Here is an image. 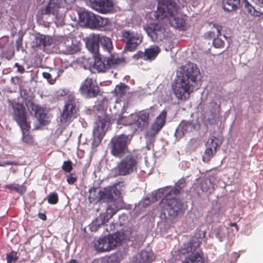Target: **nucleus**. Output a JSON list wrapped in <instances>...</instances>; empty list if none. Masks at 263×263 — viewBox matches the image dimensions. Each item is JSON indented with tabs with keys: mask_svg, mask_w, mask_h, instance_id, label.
Returning <instances> with one entry per match:
<instances>
[{
	"mask_svg": "<svg viewBox=\"0 0 263 263\" xmlns=\"http://www.w3.org/2000/svg\"><path fill=\"white\" fill-rule=\"evenodd\" d=\"M200 72L194 63L184 67L181 76H178L172 84V90L179 100H186L194 90L198 88Z\"/></svg>",
	"mask_w": 263,
	"mask_h": 263,
	"instance_id": "nucleus-1",
	"label": "nucleus"
},
{
	"mask_svg": "<svg viewBox=\"0 0 263 263\" xmlns=\"http://www.w3.org/2000/svg\"><path fill=\"white\" fill-rule=\"evenodd\" d=\"M157 10L154 12V16L157 20L168 18L171 25L180 28L185 25L184 20L178 15V6L174 0H158Z\"/></svg>",
	"mask_w": 263,
	"mask_h": 263,
	"instance_id": "nucleus-2",
	"label": "nucleus"
},
{
	"mask_svg": "<svg viewBox=\"0 0 263 263\" xmlns=\"http://www.w3.org/2000/svg\"><path fill=\"white\" fill-rule=\"evenodd\" d=\"M14 120L17 122L23 132L22 140L24 142L32 145L34 142L33 138L29 134H25L24 131H28L31 126L30 123L27 121V114L25 108L20 103H16L13 106Z\"/></svg>",
	"mask_w": 263,
	"mask_h": 263,
	"instance_id": "nucleus-3",
	"label": "nucleus"
},
{
	"mask_svg": "<svg viewBox=\"0 0 263 263\" xmlns=\"http://www.w3.org/2000/svg\"><path fill=\"white\" fill-rule=\"evenodd\" d=\"M138 163L137 155L128 154L118 163L115 168L116 172L119 176L129 175L137 171Z\"/></svg>",
	"mask_w": 263,
	"mask_h": 263,
	"instance_id": "nucleus-4",
	"label": "nucleus"
},
{
	"mask_svg": "<svg viewBox=\"0 0 263 263\" xmlns=\"http://www.w3.org/2000/svg\"><path fill=\"white\" fill-rule=\"evenodd\" d=\"M123 236L120 232L109 235L107 237H100L95 241L94 247L98 252H103L115 249L121 244Z\"/></svg>",
	"mask_w": 263,
	"mask_h": 263,
	"instance_id": "nucleus-5",
	"label": "nucleus"
},
{
	"mask_svg": "<svg viewBox=\"0 0 263 263\" xmlns=\"http://www.w3.org/2000/svg\"><path fill=\"white\" fill-rule=\"evenodd\" d=\"M79 105L74 94L69 95L65 100L61 115V121L64 123L71 122L77 117Z\"/></svg>",
	"mask_w": 263,
	"mask_h": 263,
	"instance_id": "nucleus-6",
	"label": "nucleus"
},
{
	"mask_svg": "<svg viewBox=\"0 0 263 263\" xmlns=\"http://www.w3.org/2000/svg\"><path fill=\"white\" fill-rule=\"evenodd\" d=\"M151 116H154L151 108L141 110L137 114H131L128 117V124L132 126L135 130L142 131L148 126Z\"/></svg>",
	"mask_w": 263,
	"mask_h": 263,
	"instance_id": "nucleus-7",
	"label": "nucleus"
},
{
	"mask_svg": "<svg viewBox=\"0 0 263 263\" xmlns=\"http://www.w3.org/2000/svg\"><path fill=\"white\" fill-rule=\"evenodd\" d=\"M130 140L129 135L124 134L114 137L110 141L111 154L115 157H120L127 149Z\"/></svg>",
	"mask_w": 263,
	"mask_h": 263,
	"instance_id": "nucleus-8",
	"label": "nucleus"
},
{
	"mask_svg": "<svg viewBox=\"0 0 263 263\" xmlns=\"http://www.w3.org/2000/svg\"><path fill=\"white\" fill-rule=\"evenodd\" d=\"M121 34L122 41L125 44L124 50L126 51H135L143 41L142 35L137 32L124 30Z\"/></svg>",
	"mask_w": 263,
	"mask_h": 263,
	"instance_id": "nucleus-9",
	"label": "nucleus"
},
{
	"mask_svg": "<svg viewBox=\"0 0 263 263\" xmlns=\"http://www.w3.org/2000/svg\"><path fill=\"white\" fill-rule=\"evenodd\" d=\"M115 191V187L108 186L100 190L98 194V200H103L108 203H110L106 209L107 213L110 215V217L115 215L118 211L117 207L115 204L114 197V194H116Z\"/></svg>",
	"mask_w": 263,
	"mask_h": 263,
	"instance_id": "nucleus-10",
	"label": "nucleus"
},
{
	"mask_svg": "<svg viewBox=\"0 0 263 263\" xmlns=\"http://www.w3.org/2000/svg\"><path fill=\"white\" fill-rule=\"evenodd\" d=\"M161 203L163 211L166 212L171 218H176L181 210V201L176 197L169 195L166 194L161 200Z\"/></svg>",
	"mask_w": 263,
	"mask_h": 263,
	"instance_id": "nucleus-11",
	"label": "nucleus"
},
{
	"mask_svg": "<svg viewBox=\"0 0 263 263\" xmlns=\"http://www.w3.org/2000/svg\"><path fill=\"white\" fill-rule=\"evenodd\" d=\"M109 123V118L106 116L102 118H100L95 122L93 129V140L91 143L92 148L97 147L101 143L105 134V127Z\"/></svg>",
	"mask_w": 263,
	"mask_h": 263,
	"instance_id": "nucleus-12",
	"label": "nucleus"
},
{
	"mask_svg": "<svg viewBox=\"0 0 263 263\" xmlns=\"http://www.w3.org/2000/svg\"><path fill=\"white\" fill-rule=\"evenodd\" d=\"M79 20L81 22L91 28L104 27L108 24L107 19L96 15L92 12L85 11L79 13Z\"/></svg>",
	"mask_w": 263,
	"mask_h": 263,
	"instance_id": "nucleus-13",
	"label": "nucleus"
},
{
	"mask_svg": "<svg viewBox=\"0 0 263 263\" xmlns=\"http://www.w3.org/2000/svg\"><path fill=\"white\" fill-rule=\"evenodd\" d=\"M80 91L88 98L97 97L100 93L99 86L94 84L93 79L87 78L80 88Z\"/></svg>",
	"mask_w": 263,
	"mask_h": 263,
	"instance_id": "nucleus-14",
	"label": "nucleus"
},
{
	"mask_svg": "<svg viewBox=\"0 0 263 263\" xmlns=\"http://www.w3.org/2000/svg\"><path fill=\"white\" fill-rule=\"evenodd\" d=\"M90 3L93 9L101 13H109L114 9L112 0H90Z\"/></svg>",
	"mask_w": 263,
	"mask_h": 263,
	"instance_id": "nucleus-15",
	"label": "nucleus"
},
{
	"mask_svg": "<svg viewBox=\"0 0 263 263\" xmlns=\"http://www.w3.org/2000/svg\"><path fill=\"white\" fill-rule=\"evenodd\" d=\"M67 3L66 0H49L48 4L44 9L43 14H57L60 9L66 8Z\"/></svg>",
	"mask_w": 263,
	"mask_h": 263,
	"instance_id": "nucleus-16",
	"label": "nucleus"
},
{
	"mask_svg": "<svg viewBox=\"0 0 263 263\" xmlns=\"http://www.w3.org/2000/svg\"><path fill=\"white\" fill-rule=\"evenodd\" d=\"M159 48L157 46H154L145 49L144 52L139 51L133 55L135 60L142 59L144 60L152 61L154 60L160 52Z\"/></svg>",
	"mask_w": 263,
	"mask_h": 263,
	"instance_id": "nucleus-17",
	"label": "nucleus"
},
{
	"mask_svg": "<svg viewBox=\"0 0 263 263\" xmlns=\"http://www.w3.org/2000/svg\"><path fill=\"white\" fill-rule=\"evenodd\" d=\"M167 111L163 110L158 116L156 117L151 127V133L152 136L157 134L164 126L167 117Z\"/></svg>",
	"mask_w": 263,
	"mask_h": 263,
	"instance_id": "nucleus-18",
	"label": "nucleus"
},
{
	"mask_svg": "<svg viewBox=\"0 0 263 263\" xmlns=\"http://www.w3.org/2000/svg\"><path fill=\"white\" fill-rule=\"evenodd\" d=\"M100 35L92 34L87 39L86 43L88 50L93 54L94 58L99 55Z\"/></svg>",
	"mask_w": 263,
	"mask_h": 263,
	"instance_id": "nucleus-19",
	"label": "nucleus"
},
{
	"mask_svg": "<svg viewBox=\"0 0 263 263\" xmlns=\"http://www.w3.org/2000/svg\"><path fill=\"white\" fill-rule=\"evenodd\" d=\"M202 240V238L200 236L192 237L189 242L183 245V247L180 250V252L182 254H185L194 252L200 246Z\"/></svg>",
	"mask_w": 263,
	"mask_h": 263,
	"instance_id": "nucleus-20",
	"label": "nucleus"
},
{
	"mask_svg": "<svg viewBox=\"0 0 263 263\" xmlns=\"http://www.w3.org/2000/svg\"><path fill=\"white\" fill-rule=\"evenodd\" d=\"M28 108L31 109L34 111L35 116L38 118L39 121L41 124L45 125L47 122V114L44 112V110L39 105L33 102L29 103Z\"/></svg>",
	"mask_w": 263,
	"mask_h": 263,
	"instance_id": "nucleus-21",
	"label": "nucleus"
},
{
	"mask_svg": "<svg viewBox=\"0 0 263 263\" xmlns=\"http://www.w3.org/2000/svg\"><path fill=\"white\" fill-rule=\"evenodd\" d=\"M155 259V255L152 250H142L137 256L135 263H151Z\"/></svg>",
	"mask_w": 263,
	"mask_h": 263,
	"instance_id": "nucleus-22",
	"label": "nucleus"
},
{
	"mask_svg": "<svg viewBox=\"0 0 263 263\" xmlns=\"http://www.w3.org/2000/svg\"><path fill=\"white\" fill-rule=\"evenodd\" d=\"M181 263H205L203 254L201 251L192 253L186 256Z\"/></svg>",
	"mask_w": 263,
	"mask_h": 263,
	"instance_id": "nucleus-23",
	"label": "nucleus"
},
{
	"mask_svg": "<svg viewBox=\"0 0 263 263\" xmlns=\"http://www.w3.org/2000/svg\"><path fill=\"white\" fill-rule=\"evenodd\" d=\"M153 30H151V28L149 29L150 31H154L155 28H152ZM157 30V33L153 34V41L154 42H160L162 41L163 39L166 38V31L164 26L162 24L158 23V27L156 26L155 30Z\"/></svg>",
	"mask_w": 263,
	"mask_h": 263,
	"instance_id": "nucleus-24",
	"label": "nucleus"
},
{
	"mask_svg": "<svg viewBox=\"0 0 263 263\" xmlns=\"http://www.w3.org/2000/svg\"><path fill=\"white\" fill-rule=\"evenodd\" d=\"M63 41V46L67 54H72L79 51V46L77 44L73 43L71 39H64Z\"/></svg>",
	"mask_w": 263,
	"mask_h": 263,
	"instance_id": "nucleus-25",
	"label": "nucleus"
},
{
	"mask_svg": "<svg viewBox=\"0 0 263 263\" xmlns=\"http://www.w3.org/2000/svg\"><path fill=\"white\" fill-rule=\"evenodd\" d=\"M53 42V39L49 36H46L44 35H40L35 37L34 43L35 44L36 47H43L50 46Z\"/></svg>",
	"mask_w": 263,
	"mask_h": 263,
	"instance_id": "nucleus-26",
	"label": "nucleus"
},
{
	"mask_svg": "<svg viewBox=\"0 0 263 263\" xmlns=\"http://www.w3.org/2000/svg\"><path fill=\"white\" fill-rule=\"evenodd\" d=\"M211 108L213 110H210L211 117L207 118L208 121L210 124H213L218 119L220 112V106L216 102L211 104Z\"/></svg>",
	"mask_w": 263,
	"mask_h": 263,
	"instance_id": "nucleus-27",
	"label": "nucleus"
},
{
	"mask_svg": "<svg viewBox=\"0 0 263 263\" xmlns=\"http://www.w3.org/2000/svg\"><path fill=\"white\" fill-rule=\"evenodd\" d=\"M214 177H211L202 180L200 183V189L202 191L209 193H212L214 190Z\"/></svg>",
	"mask_w": 263,
	"mask_h": 263,
	"instance_id": "nucleus-28",
	"label": "nucleus"
},
{
	"mask_svg": "<svg viewBox=\"0 0 263 263\" xmlns=\"http://www.w3.org/2000/svg\"><path fill=\"white\" fill-rule=\"evenodd\" d=\"M186 185V183L184 179H180L166 194L176 197L183 190Z\"/></svg>",
	"mask_w": 263,
	"mask_h": 263,
	"instance_id": "nucleus-29",
	"label": "nucleus"
},
{
	"mask_svg": "<svg viewBox=\"0 0 263 263\" xmlns=\"http://www.w3.org/2000/svg\"><path fill=\"white\" fill-rule=\"evenodd\" d=\"M100 55L95 58L94 63V68L98 70V72H105L109 69L108 64L106 62V58L102 59L100 57Z\"/></svg>",
	"mask_w": 263,
	"mask_h": 263,
	"instance_id": "nucleus-30",
	"label": "nucleus"
},
{
	"mask_svg": "<svg viewBox=\"0 0 263 263\" xmlns=\"http://www.w3.org/2000/svg\"><path fill=\"white\" fill-rule=\"evenodd\" d=\"M222 5L225 11H235L238 9L240 6V0H223Z\"/></svg>",
	"mask_w": 263,
	"mask_h": 263,
	"instance_id": "nucleus-31",
	"label": "nucleus"
},
{
	"mask_svg": "<svg viewBox=\"0 0 263 263\" xmlns=\"http://www.w3.org/2000/svg\"><path fill=\"white\" fill-rule=\"evenodd\" d=\"M243 4L245 10L248 14L255 17H259L262 15V12L256 10L248 0H243Z\"/></svg>",
	"mask_w": 263,
	"mask_h": 263,
	"instance_id": "nucleus-32",
	"label": "nucleus"
},
{
	"mask_svg": "<svg viewBox=\"0 0 263 263\" xmlns=\"http://www.w3.org/2000/svg\"><path fill=\"white\" fill-rule=\"evenodd\" d=\"M129 89V87L128 85L123 83H120L116 86L114 93L117 97L121 98L126 95Z\"/></svg>",
	"mask_w": 263,
	"mask_h": 263,
	"instance_id": "nucleus-33",
	"label": "nucleus"
},
{
	"mask_svg": "<svg viewBox=\"0 0 263 263\" xmlns=\"http://www.w3.org/2000/svg\"><path fill=\"white\" fill-rule=\"evenodd\" d=\"M100 43L105 51L111 53L113 49V45L112 41L109 37L104 36H100Z\"/></svg>",
	"mask_w": 263,
	"mask_h": 263,
	"instance_id": "nucleus-34",
	"label": "nucleus"
},
{
	"mask_svg": "<svg viewBox=\"0 0 263 263\" xmlns=\"http://www.w3.org/2000/svg\"><path fill=\"white\" fill-rule=\"evenodd\" d=\"M5 189H9L10 191H15L21 195H23L26 191V187L24 184L20 185L17 183H11L5 185L4 186Z\"/></svg>",
	"mask_w": 263,
	"mask_h": 263,
	"instance_id": "nucleus-35",
	"label": "nucleus"
},
{
	"mask_svg": "<svg viewBox=\"0 0 263 263\" xmlns=\"http://www.w3.org/2000/svg\"><path fill=\"white\" fill-rule=\"evenodd\" d=\"M221 29L222 28L221 26H219L218 25H214L213 30L208 31L204 34V36L205 39H214L216 36H220L221 35Z\"/></svg>",
	"mask_w": 263,
	"mask_h": 263,
	"instance_id": "nucleus-36",
	"label": "nucleus"
},
{
	"mask_svg": "<svg viewBox=\"0 0 263 263\" xmlns=\"http://www.w3.org/2000/svg\"><path fill=\"white\" fill-rule=\"evenodd\" d=\"M122 60L118 57L117 54H111L109 57L106 58V62L108 64L109 69L114 67L122 62Z\"/></svg>",
	"mask_w": 263,
	"mask_h": 263,
	"instance_id": "nucleus-37",
	"label": "nucleus"
},
{
	"mask_svg": "<svg viewBox=\"0 0 263 263\" xmlns=\"http://www.w3.org/2000/svg\"><path fill=\"white\" fill-rule=\"evenodd\" d=\"M194 129V125L190 122L183 121L182 122L178 129V131H181L183 135L186 133H189L193 130Z\"/></svg>",
	"mask_w": 263,
	"mask_h": 263,
	"instance_id": "nucleus-38",
	"label": "nucleus"
},
{
	"mask_svg": "<svg viewBox=\"0 0 263 263\" xmlns=\"http://www.w3.org/2000/svg\"><path fill=\"white\" fill-rule=\"evenodd\" d=\"M158 23H151L147 25L146 26L144 27V30H145L146 32L147 33L148 36L151 37V39L153 40V34H156L157 33V30H154V31H150L149 29L151 28V30H153L152 28H156V26L158 27Z\"/></svg>",
	"mask_w": 263,
	"mask_h": 263,
	"instance_id": "nucleus-39",
	"label": "nucleus"
},
{
	"mask_svg": "<svg viewBox=\"0 0 263 263\" xmlns=\"http://www.w3.org/2000/svg\"><path fill=\"white\" fill-rule=\"evenodd\" d=\"M217 141L218 139L216 137L214 136L211 137L208 140L206 143V147H211L212 148H214L215 149H217V148L218 146Z\"/></svg>",
	"mask_w": 263,
	"mask_h": 263,
	"instance_id": "nucleus-40",
	"label": "nucleus"
},
{
	"mask_svg": "<svg viewBox=\"0 0 263 263\" xmlns=\"http://www.w3.org/2000/svg\"><path fill=\"white\" fill-rule=\"evenodd\" d=\"M48 202L51 204H55L59 201V197L57 193H50L47 197Z\"/></svg>",
	"mask_w": 263,
	"mask_h": 263,
	"instance_id": "nucleus-41",
	"label": "nucleus"
},
{
	"mask_svg": "<svg viewBox=\"0 0 263 263\" xmlns=\"http://www.w3.org/2000/svg\"><path fill=\"white\" fill-rule=\"evenodd\" d=\"M216 151L217 149H215L214 148L206 147L203 157V161H205V159H207L208 160H209L210 158L213 157V155L216 153Z\"/></svg>",
	"mask_w": 263,
	"mask_h": 263,
	"instance_id": "nucleus-42",
	"label": "nucleus"
},
{
	"mask_svg": "<svg viewBox=\"0 0 263 263\" xmlns=\"http://www.w3.org/2000/svg\"><path fill=\"white\" fill-rule=\"evenodd\" d=\"M213 46L217 48H221L224 46V41L219 36H217L213 39Z\"/></svg>",
	"mask_w": 263,
	"mask_h": 263,
	"instance_id": "nucleus-43",
	"label": "nucleus"
},
{
	"mask_svg": "<svg viewBox=\"0 0 263 263\" xmlns=\"http://www.w3.org/2000/svg\"><path fill=\"white\" fill-rule=\"evenodd\" d=\"M62 168L65 172L70 173L73 168L72 162L70 160L64 161L62 166Z\"/></svg>",
	"mask_w": 263,
	"mask_h": 263,
	"instance_id": "nucleus-44",
	"label": "nucleus"
},
{
	"mask_svg": "<svg viewBox=\"0 0 263 263\" xmlns=\"http://www.w3.org/2000/svg\"><path fill=\"white\" fill-rule=\"evenodd\" d=\"M6 258L8 263H12V261H16L18 257L15 252H11L10 253L7 254Z\"/></svg>",
	"mask_w": 263,
	"mask_h": 263,
	"instance_id": "nucleus-45",
	"label": "nucleus"
},
{
	"mask_svg": "<svg viewBox=\"0 0 263 263\" xmlns=\"http://www.w3.org/2000/svg\"><path fill=\"white\" fill-rule=\"evenodd\" d=\"M42 76L44 79L47 80L50 84H54L55 83V79H52L50 73L47 72H43Z\"/></svg>",
	"mask_w": 263,
	"mask_h": 263,
	"instance_id": "nucleus-46",
	"label": "nucleus"
},
{
	"mask_svg": "<svg viewBox=\"0 0 263 263\" xmlns=\"http://www.w3.org/2000/svg\"><path fill=\"white\" fill-rule=\"evenodd\" d=\"M77 180V179L76 177L73 176L72 174H70L67 177L66 181L69 184H74Z\"/></svg>",
	"mask_w": 263,
	"mask_h": 263,
	"instance_id": "nucleus-47",
	"label": "nucleus"
},
{
	"mask_svg": "<svg viewBox=\"0 0 263 263\" xmlns=\"http://www.w3.org/2000/svg\"><path fill=\"white\" fill-rule=\"evenodd\" d=\"M14 55V51L13 50H7L5 53V58L8 60L11 59Z\"/></svg>",
	"mask_w": 263,
	"mask_h": 263,
	"instance_id": "nucleus-48",
	"label": "nucleus"
},
{
	"mask_svg": "<svg viewBox=\"0 0 263 263\" xmlns=\"http://www.w3.org/2000/svg\"><path fill=\"white\" fill-rule=\"evenodd\" d=\"M14 66L17 68V72L21 73H23L25 72V70L24 67L23 66L20 65L18 63H16Z\"/></svg>",
	"mask_w": 263,
	"mask_h": 263,
	"instance_id": "nucleus-49",
	"label": "nucleus"
},
{
	"mask_svg": "<svg viewBox=\"0 0 263 263\" xmlns=\"http://www.w3.org/2000/svg\"><path fill=\"white\" fill-rule=\"evenodd\" d=\"M23 38L20 37L16 41V47L17 50L22 47Z\"/></svg>",
	"mask_w": 263,
	"mask_h": 263,
	"instance_id": "nucleus-50",
	"label": "nucleus"
},
{
	"mask_svg": "<svg viewBox=\"0 0 263 263\" xmlns=\"http://www.w3.org/2000/svg\"><path fill=\"white\" fill-rule=\"evenodd\" d=\"M100 222V224H103L105 222V219H103L102 217H99V218H97V219L95 221L93 222V224L96 226L97 224V223ZM99 225H100V223H98V226H99Z\"/></svg>",
	"mask_w": 263,
	"mask_h": 263,
	"instance_id": "nucleus-51",
	"label": "nucleus"
},
{
	"mask_svg": "<svg viewBox=\"0 0 263 263\" xmlns=\"http://www.w3.org/2000/svg\"><path fill=\"white\" fill-rule=\"evenodd\" d=\"M74 94L73 92H70L68 90H62L60 92V95L61 96H66V98L70 95Z\"/></svg>",
	"mask_w": 263,
	"mask_h": 263,
	"instance_id": "nucleus-52",
	"label": "nucleus"
},
{
	"mask_svg": "<svg viewBox=\"0 0 263 263\" xmlns=\"http://www.w3.org/2000/svg\"><path fill=\"white\" fill-rule=\"evenodd\" d=\"M3 166H4L7 165H17V163L16 161H5L2 163Z\"/></svg>",
	"mask_w": 263,
	"mask_h": 263,
	"instance_id": "nucleus-53",
	"label": "nucleus"
},
{
	"mask_svg": "<svg viewBox=\"0 0 263 263\" xmlns=\"http://www.w3.org/2000/svg\"><path fill=\"white\" fill-rule=\"evenodd\" d=\"M38 215L39 217L43 220H46L47 219V216L44 213H39Z\"/></svg>",
	"mask_w": 263,
	"mask_h": 263,
	"instance_id": "nucleus-54",
	"label": "nucleus"
},
{
	"mask_svg": "<svg viewBox=\"0 0 263 263\" xmlns=\"http://www.w3.org/2000/svg\"><path fill=\"white\" fill-rule=\"evenodd\" d=\"M229 226L231 227H235L237 231H238L239 230V228H238V226L237 225L236 223H235V222L229 223Z\"/></svg>",
	"mask_w": 263,
	"mask_h": 263,
	"instance_id": "nucleus-55",
	"label": "nucleus"
},
{
	"mask_svg": "<svg viewBox=\"0 0 263 263\" xmlns=\"http://www.w3.org/2000/svg\"><path fill=\"white\" fill-rule=\"evenodd\" d=\"M63 72H64V70L63 69H59L57 72L58 76L60 77V76H61L62 74V73H63Z\"/></svg>",
	"mask_w": 263,
	"mask_h": 263,
	"instance_id": "nucleus-56",
	"label": "nucleus"
},
{
	"mask_svg": "<svg viewBox=\"0 0 263 263\" xmlns=\"http://www.w3.org/2000/svg\"><path fill=\"white\" fill-rule=\"evenodd\" d=\"M197 142L196 139H193L190 140V144H194Z\"/></svg>",
	"mask_w": 263,
	"mask_h": 263,
	"instance_id": "nucleus-57",
	"label": "nucleus"
},
{
	"mask_svg": "<svg viewBox=\"0 0 263 263\" xmlns=\"http://www.w3.org/2000/svg\"><path fill=\"white\" fill-rule=\"evenodd\" d=\"M69 263H78V262L77 260L72 259L70 260Z\"/></svg>",
	"mask_w": 263,
	"mask_h": 263,
	"instance_id": "nucleus-58",
	"label": "nucleus"
},
{
	"mask_svg": "<svg viewBox=\"0 0 263 263\" xmlns=\"http://www.w3.org/2000/svg\"><path fill=\"white\" fill-rule=\"evenodd\" d=\"M258 3L263 6V0H257Z\"/></svg>",
	"mask_w": 263,
	"mask_h": 263,
	"instance_id": "nucleus-59",
	"label": "nucleus"
},
{
	"mask_svg": "<svg viewBox=\"0 0 263 263\" xmlns=\"http://www.w3.org/2000/svg\"><path fill=\"white\" fill-rule=\"evenodd\" d=\"M114 229H115V226L114 224H112V226H110V231L113 230Z\"/></svg>",
	"mask_w": 263,
	"mask_h": 263,
	"instance_id": "nucleus-60",
	"label": "nucleus"
},
{
	"mask_svg": "<svg viewBox=\"0 0 263 263\" xmlns=\"http://www.w3.org/2000/svg\"><path fill=\"white\" fill-rule=\"evenodd\" d=\"M2 162H0V166H3V165H2Z\"/></svg>",
	"mask_w": 263,
	"mask_h": 263,
	"instance_id": "nucleus-61",
	"label": "nucleus"
},
{
	"mask_svg": "<svg viewBox=\"0 0 263 263\" xmlns=\"http://www.w3.org/2000/svg\"><path fill=\"white\" fill-rule=\"evenodd\" d=\"M37 1H41V0H37Z\"/></svg>",
	"mask_w": 263,
	"mask_h": 263,
	"instance_id": "nucleus-62",
	"label": "nucleus"
}]
</instances>
